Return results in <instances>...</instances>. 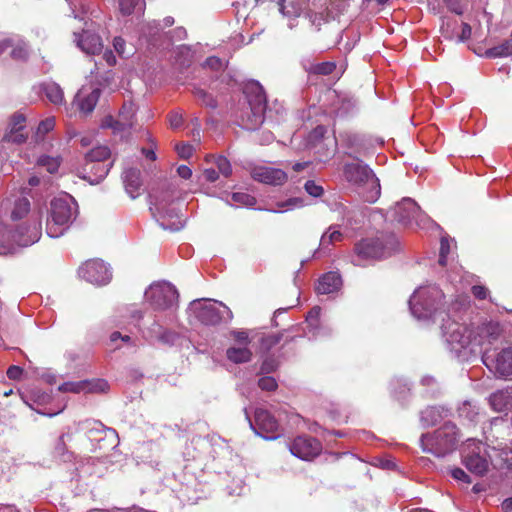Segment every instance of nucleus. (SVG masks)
Wrapping results in <instances>:
<instances>
[{"instance_id":"nucleus-22","label":"nucleus","mask_w":512,"mask_h":512,"mask_svg":"<svg viewBox=\"0 0 512 512\" xmlns=\"http://www.w3.org/2000/svg\"><path fill=\"white\" fill-rule=\"evenodd\" d=\"M77 46L85 53L95 55L102 50L103 44L99 35L83 30L81 34L74 33Z\"/></svg>"},{"instance_id":"nucleus-29","label":"nucleus","mask_w":512,"mask_h":512,"mask_svg":"<svg viewBox=\"0 0 512 512\" xmlns=\"http://www.w3.org/2000/svg\"><path fill=\"white\" fill-rule=\"evenodd\" d=\"M226 357L235 364L247 363L252 359V352L248 346H232L227 349Z\"/></svg>"},{"instance_id":"nucleus-14","label":"nucleus","mask_w":512,"mask_h":512,"mask_svg":"<svg viewBox=\"0 0 512 512\" xmlns=\"http://www.w3.org/2000/svg\"><path fill=\"white\" fill-rule=\"evenodd\" d=\"M384 256V247L379 239H363L355 244L351 262L355 266H364L366 261L377 260Z\"/></svg>"},{"instance_id":"nucleus-2","label":"nucleus","mask_w":512,"mask_h":512,"mask_svg":"<svg viewBox=\"0 0 512 512\" xmlns=\"http://www.w3.org/2000/svg\"><path fill=\"white\" fill-rule=\"evenodd\" d=\"M443 298V292L436 285L419 287L410 297V311L418 320H441L449 313V306L443 309Z\"/></svg>"},{"instance_id":"nucleus-5","label":"nucleus","mask_w":512,"mask_h":512,"mask_svg":"<svg viewBox=\"0 0 512 512\" xmlns=\"http://www.w3.org/2000/svg\"><path fill=\"white\" fill-rule=\"evenodd\" d=\"M459 432L455 424L446 422L433 433L423 434L420 438V446L426 453L437 457H443L457 447Z\"/></svg>"},{"instance_id":"nucleus-58","label":"nucleus","mask_w":512,"mask_h":512,"mask_svg":"<svg viewBox=\"0 0 512 512\" xmlns=\"http://www.w3.org/2000/svg\"><path fill=\"white\" fill-rule=\"evenodd\" d=\"M176 151L181 158L187 159L192 155L193 147L190 144L186 143L177 144Z\"/></svg>"},{"instance_id":"nucleus-44","label":"nucleus","mask_w":512,"mask_h":512,"mask_svg":"<svg viewBox=\"0 0 512 512\" xmlns=\"http://www.w3.org/2000/svg\"><path fill=\"white\" fill-rule=\"evenodd\" d=\"M84 385L83 381L77 382H65L58 387V390L63 393H84Z\"/></svg>"},{"instance_id":"nucleus-1","label":"nucleus","mask_w":512,"mask_h":512,"mask_svg":"<svg viewBox=\"0 0 512 512\" xmlns=\"http://www.w3.org/2000/svg\"><path fill=\"white\" fill-rule=\"evenodd\" d=\"M469 303L468 296H457L449 304V313L440 320L442 337L448 348L464 359L480 354L483 346L492 345L501 334L497 323L474 326L456 321L453 316L464 311Z\"/></svg>"},{"instance_id":"nucleus-64","label":"nucleus","mask_w":512,"mask_h":512,"mask_svg":"<svg viewBox=\"0 0 512 512\" xmlns=\"http://www.w3.org/2000/svg\"><path fill=\"white\" fill-rule=\"evenodd\" d=\"M28 55L26 46H18L11 51V56L14 59H25Z\"/></svg>"},{"instance_id":"nucleus-49","label":"nucleus","mask_w":512,"mask_h":512,"mask_svg":"<svg viewBox=\"0 0 512 512\" xmlns=\"http://www.w3.org/2000/svg\"><path fill=\"white\" fill-rule=\"evenodd\" d=\"M281 334H269L262 338L261 346L265 350H270L281 341Z\"/></svg>"},{"instance_id":"nucleus-32","label":"nucleus","mask_w":512,"mask_h":512,"mask_svg":"<svg viewBox=\"0 0 512 512\" xmlns=\"http://www.w3.org/2000/svg\"><path fill=\"white\" fill-rule=\"evenodd\" d=\"M80 428L84 430L90 439H96V434H101L105 431L115 433V430L111 428H105V426L97 420H85L80 423Z\"/></svg>"},{"instance_id":"nucleus-35","label":"nucleus","mask_w":512,"mask_h":512,"mask_svg":"<svg viewBox=\"0 0 512 512\" xmlns=\"http://www.w3.org/2000/svg\"><path fill=\"white\" fill-rule=\"evenodd\" d=\"M487 58H499L512 56V38L505 40L503 43L489 48L485 51Z\"/></svg>"},{"instance_id":"nucleus-10","label":"nucleus","mask_w":512,"mask_h":512,"mask_svg":"<svg viewBox=\"0 0 512 512\" xmlns=\"http://www.w3.org/2000/svg\"><path fill=\"white\" fill-rule=\"evenodd\" d=\"M175 198V188L172 184H164L161 187L154 188L149 193L150 211L159 218H172L176 214L170 207Z\"/></svg>"},{"instance_id":"nucleus-45","label":"nucleus","mask_w":512,"mask_h":512,"mask_svg":"<svg viewBox=\"0 0 512 512\" xmlns=\"http://www.w3.org/2000/svg\"><path fill=\"white\" fill-rule=\"evenodd\" d=\"M231 198L235 203L245 206H253L256 203L255 197L244 192H235L232 194Z\"/></svg>"},{"instance_id":"nucleus-61","label":"nucleus","mask_w":512,"mask_h":512,"mask_svg":"<svg viewBox=\"0 0 512 512\" xmlns=\"http://www.w3.org/2000/svg\"><path fill=\"white\" fill-rule=\"evenodd\" d=\"M392 386L394 391L396 389V386H399L401 388V397H398V399H404L406 397V394L410 391L408 383L406 381H403L402 379H396L395 381H393Z\"/></svg>"},{"instance_id":"nucleus-63","label":"nucleus","mask_w":512,"mask_h":512,"mask_svg":"<svg viewBox=\"0 0 512 512\" xmlns=\"http://www.w3.org/2000/svg\"><path fill=\"white\" fill-rule=\"evenodd\" d=\"M23 373V370L21 367L12 365L7 370V377L11 380H18Z\"/></svg>"},{"instance_id":"nucleus-36","label":"nucleus","mask_w":512,"mask_h":512,"mask_svg":"<svg viewBox=\"0 0 512 512\" xmlns=\"http://www.w3.org/2000/svg\"><path fill=\"white\" fill-rule=\"evenodd\" d=\"M303 67L306 72L310 74H316V75H330L334 72L336 69V63L327 61V62H321L316 64H309L305 65L303 64Z\"/></svg>"},{"instance_id":"nucleus-21","label":"nucleus","mask_w":512,"mask_h":512,"mask_svg":"<svg viewBox=\"0 0 512 512\" xmlns=\"http://www.w3.org/2000/svg\"><path fill=\"white\" fill-rule=\"evenodd\" d=\"M101 91L99 88H86L82 87L75 95L73 103L77 105L78 109L84 114L91 113L99 98Z\"/></svg>"},{"instance_id":"nucleus-23","label":"nucleus","mask_w":512,"mask_h":512,"mask_svg":"<svg viewBox=\"0 0 512 512\" xmlns=\"http://www.w3.org/2000/svg\"><path fill=\"white\" fill-rule=\"evenodd\" d=\"M141 172L138 169L129 168L123 172V182L127 194L135 199L140 195L142 187Z\"/></svg>"},{"instance_id":"nucleus-18","label":"nucleus","mask_w":512,"mask_h":512,"mask_svg":"<svg viewBox=\"0 0 512 512\" xmlns=\"http://www.w3.org/2000/svg\"><path fill=\"white\" fill-rule=\"evenodd\" d=\"M290 452L297 458L310 461L322 451V444L311 436H298L289 445Z\"/></svg>"},{"instance_id":"nucleus-20","label":"nucleus","mask_w":512,"mask_h":512,"mask_svg":"<svg viewBox=\"0 0 512 512\" xmlns=\"http://www.w3.org/2000/svg\"><path fill=\"white\" fill-rule=\"evenodd\" d=\"M251 176L254 180L269 185H282L288 178L282 169L269 166H255L251 170Z\"/></svg>"},{"instance_id":"nucleus-56","label":"nucleus","mask_w":512,"mask_h":512,"mask_svg":"<svg viewBox=\"0 0 512 512\" xmlns=\"http://www.w3.org/2000/svg\"><path fill=\"white\" fill-rule=\"evenodd\" d=\"M448 9L455 14L461 15L464 11L462 0H443Z\"/></svg>"},{"instance_id":"nucleus-37","label":"nucleus","mask_w":512,"mask_h":512,"mask_svg":"<svg viewBox=\"0 0 512 512\" xmlns=\"http://www.w3.org/2000/svg\"><path fill=\"white\" fill-rule=\"evenodd\" d=\"M459 416L469 422H475L478 415L479 409L477 405L471 401H464L458 408Z\"/></svg>"},{"instance_id":"nucleus-42","label":"nucleus","mask_w":512,"mask_h":512,"mask_svg":"<svg viewBox=\"0 0 512 512\" xmlns=\"http://www.w3.org/2000/svg\"><path fill=\"white\" fill-rule=\"evenodd\" d=\"M342 239L343 234L339 230H333V228L330 227L328 231L322 235L320 246L325 248L327 245L334 244L341 241Z\"/></svg>"},{"instance_id":"nucleus-31","label":"nucleus","mask_w":512,"mask_h":512,"mask_svg":"<svg viewBox=\"0 0 512 512\" xmlns=\"http://www.w3.org/2000/svg\"><path fill=\"white\" fill-rule=\"evenodd\" d=\"M119 10L122 15H142L145 10V0H119Z\"/></svg>"},{"instance_id":"nucleus-17","label":"nucleus","mask_w":512,"mask_h":512,"mask_svg":"<svg viewBox=\"0 0 512 512\" xmlns=\"http://www.w3.org/2000/svg\"><path fill=\"white\" fill-rule=\"evenodd\" d=\"M79 276L87 282L105 285L111 280V271L102 260H89L78 270Z\"/></svg>"},{"instance_id":"nucleus-19","label":"nucleus","mask_w":512,"mask_h":512,"mask_svg":"<svg viewBox=\"0 0 512 512\" xmlns=\"http://www.w3.org/2000/svg\"><path fill=\"white\" fill-rule=\"evenodd\" d=\"M471 444L466 445L463 454V463L466 468L476 475H483L487 472L489 462L485 455L482 454L483 445L481 443H473V448L470 449Z\"/></svg>"},{"instance_id":"nucleus-46","label":"nucleus","mask_w":512,"mask_h":512,"mask_svg":"<svg viewBox=\"0 0 512 512\" xmlns=\"http://www.w3.org/2000/svg\"><path fill=\"white\" fill-rule=\"evenodd\" d=\"M27 139V135L22 130H9L4 136V140L16 144L24 143Z\"/></svg>"},{"instance_id":"nucleus-6","label":"nucleus","mask_w":512,"mask_h":512,"mask_svg":"<svg viewBox=\"0 0 512 512\" xmlns=\"http://www.w3.org/2000/svg\"><path fill=\"white\" fill-rule=\"evenodd\" d=\"M41 237V223L18 225L12 230L7 224H0V254L11 251L15 246L27 247Z\"/></svg>"},{"instance_id":"nucleus-55","label":"nucleus","mask_w":512,"mask_h":512,"mask_svg":"<svg viewBox=\"0 0 512 512\" xmlns=\"http://www.w3.org/2000/svg\"><path fill=\"white\" fill-rule=\"evenodd\" d=\"M321 309L318 306L313 307L306 317V322L311 327H316L318 324L319 316H320Z\"/></svg>"},{"instance_id":"nucleus-9","label":"nucleus","mask_w":512,"mask_h":512,"mask_svg":"<svg viewBox=\"0 0 512 512\" xmlns=\"http://www.w3.org/2000/svg\"><path fill=\"white\" fill-rule=\"evenodd\" d=\"M482 362L494 375L506 377L512 375V348H503L500 351L482 348Z\"/></svg>"},{"instance_id":"nucleus-26","label":"nucleus","mask_w":512,"mask_h":512,"mask_svg":"<svg viewBox=\"0 0 512 512\" xmlns=\"http://www.w3.org/2000/svg\"><path fill=\"white\" fill-rule=\"evenodd\" d=\"M489 404L496 412H505L512 407V390H498L489 397Z\"/></svg>"},{"instance_id":"nucleus-41","label":"nucleus","mask_w":512,"mask_h":512,"mask_svg":"<svg viewBox=\"0 0 512 512\" xmlns=\"http://www.w3.org/2000/svg\"><path fill=\"white\" fill-rule=\"evenodd\" d=\"M55 126V119L54 117H48L44 120H42L37 127L36 130V141H40L44 138L45 134L52 131Z\"/></svg>"},{"instance_id":"nucleus-15","label":"nucleus","mask_w":512,"mask_h":512,"mask_svg":"<svg viewBox=\"0 0 512 512\" xmlns=\"http://www.w3.org/2000/svg\"><path fill=\"white\" fill-rule=\"evenodd\" d=\"M31 210V203L27 197L11 195L4 198L0 205V215L13 222L25 218Z\"/></svg>"},{"instance_id":"nucleus-39","label":"nucleus","mask_w":512,"mask_h":512,"mask_svg":"<svg viewBox=\"0 0 512 512\" xmlns=\"http://www.w3.org/2000/svg\"><path fill=\"white\" fill-rule=\"evenodd\" d=\"M157 331L153 329L152 331L156 333V338L159 342L165 345H173L178 339V334L172 330L164 329L160 326H156Z\"/></svg>"},{"instance_id":"nucleus-52","label":"nucleus","mask_w":512,"mask_h":512,"mask_svg":"<svg viewBox=\"0 0 512 512\" xmlns=\"http://www.w3.org/2000/svg\"><path fill=\"white\" fill-rule=\"evenodd\" d=\"M258 386L265 391H274L277 388L276 380L271 376H264L259 379Z\"/></svg>"},{"instance_id":"nucleus-48","label":"nucleus","mask_w":512,"mask_h":512,"mask_svg":"<svg viewBox=\"0 0 512 512\" xmlns=\"http://www.w3.org/2000/svg\"><path fill=\"white\" fill-rule=\"evenodd\" d=\"M216 166L219 170V172L225 176L229 177L232 173V168L229 160L223 156H218L216 159Z\"/></svg>"},{"instance_id":"nucleus-47","label":"nucleus","mask_w":512,"mask_h":512,"mask_svg":"<svg viewBox=\"0 0 512 512\" xmlns=\"http://www.w3.org/2000/svg\"><path fill=\"white\" fill-rule=\"evenodd\" d=\"M306 17L309 19L312 26L316 28V30H320V26L322 23L326 22V18L324 17L323 12H314L312 10H309L306 13Z\"/></svg>"},{"instance_id":"nucleus-3","label":"nucleus","mask_w":512,"mask_h":512,"mask_svg":"<svg viewBox=\"0 0 512 512\" xmlns=\"http://www.w3.org/2000/svg\"><path fill=\"white\" fill-rule=\"evenodd\" d=\"M345 179L357 188L364 201L374 203L381 194L380 181L373 170L360 160L346 163L343 168Z\"/></svg>"},{"instance_id":"nucleus-16","label":"nucleus","mask_w":512,"mask_h":512,"mask_svg":"<svg viewBox=\"0 0 512 512\" xmlns=\"http://www.w3.org/2000/svg\"><path fill=\"white\" fill-rule=\"evenodd\" d=\"M254 418L255 421H250V426L257 435L266 440L278 438L279 424L269 411L258 408L255 410Z\"/></svg>"},{"instance_id":"nucleus-62","label":"nucleus","mask_w":512,"mask_h":512,"mask_svg":"<svg viewBox=\"0 0 512 512\" xmlns=\"http://www.w3.org/2000/svg\"><path fill=\"white\" fill-rule=\"evenodd\" d=\"M168 119H169V124H170L171 128H173V129L179 128L183 123V116H182V114H180L178 112L170 113Z\"/></svg>"},{"instance_id":"nucleus-4","label":"nucleus","mask_w":512,"mask_h":512,"mask_svg":"<svg viewBox=\"0 0 512 512\" xmlns=\"http://www.w3.org/2000/svg\"><path fill=\"white\" fill-rule=\"evenodd\" d=\"M244 94L248 106L240 115V125L247 130H255L264 122L266 95L263 87L256 81L245 85Z\"/></svg>"},{"instance_id":"nucleus-8","label":"nucleus","mask_w":512,"mask_h":512,"mask_svg":"<svg viewBox=\"0 0 512 512\" xmlns=\"http://www.w3.org/2000/svg\"><path fill=\"white\" fill-rule=\"evenodd\" d=\"M190 309L195 317L205 325H218L233 317L229 307L222 302L210 299L194 300L190 304Z\"/></svg>"},{"instance_id":"nucleus-27","label":"nucleus","mask_w":512,"mask_h":512,"mask_svg":"<svg viewBox=\"0 0 512 512\" xmlns=\"http://www.w3.org/2000/svg\"><path fill=\"white\" fill-rule=\"evenodd\" d=\"M279 12L283 17L289 19V21L295 20L302 13V5L296 0H277ZM295 25L289 22V28L292 29Z\"/></svg>"},{"instance_id":"nucleus-11","label":"nucleus","mask_w":512,"mask_h":512,"mask_svg":"<svg viewBox=\"0 0 512 512\" xmlns=\"http://www.w3.org/2000/svg\"><path fill=\"white\" fill-rule=\"evenodd\" d=\"M394 219L404 225H411L413 222L419 227L425 228L432 220L426 215L417 203L411 198H404L394 208Z\"/></svg>"},{"instance_id":"nucleus-13","label":"nucleus","mask_w":512,"mask_h":512,"mask_svg":"<svg viewBox=\"0 0 512 512\" xmlns=\"http://www.w3.org/2000/svg\"><path fill=\"white\" fill-rule=\"evenodd\" d=\"M135 109L132 103L124 104L119 112L118 118L107 116L102 122L103 128H109L114 135L125 138L130 134V130L134 125Z\"/></svg>"},{"instance_id":"nucleus-28","label":"nucleus","mask_w":512,"mask_h":512,"mask_svg":"<svg viewBox=\"0 0 512 512\" xmlns=\"http://www.w3.org/2000/svg\"><path fill=\"white\" fill-rule=\"evenodd\" d=\"M39 90L54 105L65 103L64 92L60 85L54 81H46L39 85Z\"/></svg>"},{"instance_id":"nucleus-53","label":"nucleus","mask_w":512,"mask_h":512,"mask_svg":"<svg viewBox=\"0 0 512 512\" xmlns=\"http://www.w3.org/2000/svg\"><path fill=\"white\" fill-rule=\"evenodd\" d=\"M450 246L447 241V239L442 238L441 239V245H440V254H439V264L441 266H445L447 262V255L449 254Z\"/></svg>"},{"instance_id":"nucleus-12","label":"nucleus","mask_w":512,"mask_h":512,"mask_svg":"<svg viewBox=\"0 0 512 512\" xmlns=\"http://www.w3.org/2000/svg\"><path fill=\"white\" fill-rule=\"evenodd\" d=\"M145 296L156 309L162 310L170 307L177 300L178 292L172 284L163 281L150 285Z\"/></svg>"},{"instance_id":"nucleus-33","label":"nucleus","mask_w":512,"mask_h":512,"mask_svg":"<svg viewBox=\"0 0 512 512\" xmlns=\"http://www.w3.org/2000/svg\"><path fill=\"white\" fill-rule=\"evenodd\" d=\"M111 155L110 149L107 146L99 145L91 149L86 155V163H106Z\"/></svg>"},{"instance_id":"nucleus-38","label":"nucleus","mask_w":512,"mask_h":512,"mask_svg":"<svg viewBox=\"0 0 512 512\" xmlns=\"http://www.w3.org/2000/svg\"><path fill=\"white\" fill-rule=\"evenodd\" d=\"M84 393H104L108 391L109 384L104 379L83 380Z\"/></svg>"},{"instance_id":"nucleus-43","label":"nucleus","mask_w":512,"mask_h":512,"mask_svg":"<svg viewBox=\"0 0 512 512\" xmlns=\"http://www.w3.org/2000/svg\"><path fill=\"white\" fill-rule=\"evenodd\" d=\"M193 94L195 98L201 102V104L210 107V108H216L217 103L216 100L205 90L201 88H195L193 91Z\"/></svg>"},{"instance_id":"nucleus-34","label":"nucleus","mask_w":512,"mask_h":512,"mask_svg":"<svg viewBox=\"0 0 512 512\" xmlns=\"http://www.w3.org/2000/svg\"><path fill=\"white\" fill-rule=\"evenodd\" d=\"M65 435L62 434L54 447L53 456L61 462H71L74 459V453L68 450L65 440Z\"/></svg>"},{"instance_id":"nucleus-25","label":"nucleus","mask_w":512,"mask_h":512,"mask_svg":"<svg viewBox=\"0 0 512 512\" xmlns=\"http://www.w3.org/2000/svg\"><path fill=\"white\" fill-rule=\"evenodd\" d=\"M111 166L112 163H86L84 171L87 174L83 175L82 178L91 184H98L107 176Z\"/></svg>"},{"instance_id":"nucleus-60","label":"nucleus","mask_w":512,"mask_h":512,"mask_svg":"<svg viewBox=\"0 0 512 512\" xmlns=\"http://www.w3.org/2000/svg\"><path fill=\"white\" fill-rule=\"evenodd\" d=\"M471 291L474 297L479 300L486 299L489 293L488 289L482 285H474Z\"/></svg>"},{"instance_id":"nucleus-40","label":"nucleus","mask_w":512,"mask_h":512,"mask_svg":"<svg viewBox=\"0 0 512 512\" xmlns=\"http://www.w3.org/2000/svg\"><path fill=\"white\" fill-rule=\"evenodd\" d=\"M37 164L46 168L49 173L53 174L58 171L60 166V158L42 155L38 158Z\"/></svg>"},{"instance_id":"nucleus-59","label":"nucleus","mask_w":512,"mask_h":512,"mask_svg":"<svg viewBox=\"0 0 512 512\" xmlns=\"http://www.w3.org/2000/svg\"><path fill=\"white\" fill-rule=\"evenodd\" d=\"M472 28L467 23H462L461 32L457 35V42L467 41L471 37Z\"/></svg>"},{"instance_id":"nucleus-50","label":"nucleus","mask_w":512,"mask_h":512,"mask_svg":"<svg viewBox=\"0 0 512 512\" xmlns=\"http://www.w3.org/2000/svg\"><path fill=\"white\" fill-rule=\"evenodd\" d=\"M304 188H305V191L313 196V197H320L323 192H324V189L322 186H320L319 184H317L315 181L313 180H308L305 185H304Z\"/></svg>"},{"instance_id":"nucleus-54","label":"nucleus","mask_w":512,"mask_h":512,"mask_svg":"<svg viewBox=\"0 0 512 512\" xmlns=\"http://www.w3.org/2000/svg\"><path fill=\"white\" fill-rule=\"evenodd\" d=\"M26 118L22 114H14L11 118L10 130H23Z\"/></svg>"},{"instance_id":"nucleus-57","label":"nucleus","mask_w":512,"mask_h":512,"mask_svg":"<svg viewBox=\"0 0 512 512\" xmlns=\"http://www.w3.org/2000/svg\"><path fill=\"white\" fill-rule=\"evenodd\" d=\"M231 336L240 344L244 346H248L250 343V339L247 331L245 330H233L231 331Z\"/></svg>"},{"instance_id":"nucleus-24","label":"nucleus","mask_w":512,"mask_h":512,"mask_svg":"<svg viewBox=\"0 0 512 512\" xmlns=\"http://www.w3.org/2000/svg\"><path fill=\"white\" fill-rule=\"evenodd\" d=\"M342 285V279L337 272H328L319 278L318 284L316 285V292L318 294H331L340 289Z\"/></svg>"},{"instance_id":"nucleus-30","label":"nucleus","mask_w":512,"mask_h":512,"mask_svg":"<svg viewBox=\"0 0 512 512\" xmlns=\"http://www.w3.org/2000/svg\"><path fill=\"white\" fill-rule=\"evenodd\" d=\"M443 418V410L436 406H429L420 412V421L424 427L437 424Z\"/></svg>"},{"instance_id":"nucleus-7","label":"nucleus","mask_w":512,"mask_h":512,"mask_svg":"<svg viewBox=\"0 0 512 512\" xmlns=\"http://www.w3.org/2000/svg\"><path fill=\"white\" fill-rule=\"evenodd\" d=\"M75 206L70 196L55 198L51 201L50 218L46 227L49 237L58 238L64 234L75 217Z\"/></svg>"},{"instance_id":"nucleus-51","label":"nucleus","mask_w":512,"mask_h":512,"mask_svg":"<svg viewBox=\"0 0 512 512\" xmlns=\"http://www.w3.org/2000/svg\"><path fill=\"white\" fill-rule=\"evenodd\" d=\"M450 475L454 480H456L458 482H462L464 484L471 483V479H470L469 475L461 468H458V467L452 468L450 470Z\"/></svg>"}]
</instances>
